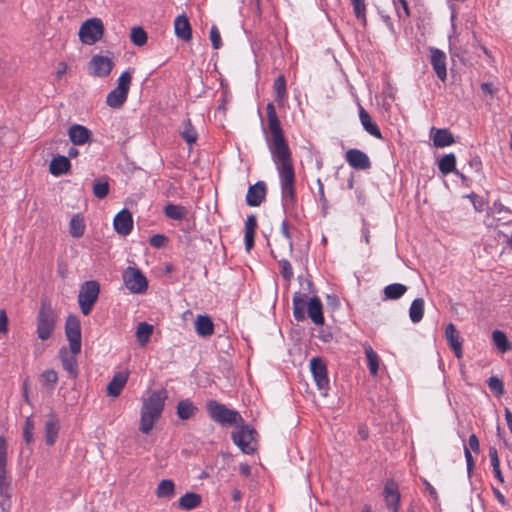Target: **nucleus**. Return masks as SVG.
<instances>
[{
	"label": "nucleus",
	"mask_w": 512,
	"mask_h": 512,
	"mask_svg": "<svg viewBox=\"0 0 512 512\" xmlns=\"http://www.w3.org/2000/svg\"><path fill=\"white\" fill-rule=\"evenodd\" d=\"M383 496L386 507L392 512H399L401 496L398 485L393 480H389L385 483Z\"/></svg>",
	"instance_id": "4468645a"
},
{
	"label": "nucleus",
	"mask_w": 512,
	"mask_h": 512,
	"mask_svg": "<svg viewBox=\"0 0 512 512\" xmlns=\"http://www.w3.org/2000/svg\"><path fill=\"white\" fill-rule=\"evenodd\" d=\"M200 503L201 496L192 492L186 493L178 501L179 507L184 510H192L198 507Z\"/></svg>",
	"instance_id": "e433bc0d"
},
{
	"label": "nucleus",
	"mask_w": 512,
	"mask_h": 512,
	"mask_svg": "<svg viewBox=\"0 0 512 512\" xmlns=\"http://www.w3.org/2000/svg\"><path fill=\"white\" fill-rule=\"evenodd\" d=\"M431 134H433L432 138L435 147L443 148L454 143V137L452 133L447 129L432 128Z\"/></svg>",
	"instance_id": "393cba45"
},
{
	"label": "nucleus",
	"mask_w": 512,
	"mask_h": 512,
	"mask_svg": "<svg viewBox=\"0 0 512 512\" xmlns=\"http://www.w3.org/2000/svg\"><path fill=\"white\" fill-rule=\"evenodd\" d=\"M407 291V287L400 283H393L384 288V295L387 299L396 300L402 297Z\"/></svg>",
	"instance_id": "a19ab883"
},
{
	"label": "nucleus",
	"mask_w": 512,
	"mask_h": 512,
	"mask_svg": "<svg viewBox=\"0 0 512 512\" xmlns=\"http://www.w3.org/2000/svg\"><path fill=\"white\" fill-rule=\"evenodd\" d=\"M85 227L84 218L81 214H75L69 222V233L74 238H80L84 235Z\"/></svg>",
	"instance_id": "473e14b6"
},
{
	"label": "nucleus",
	"mask_w": 512,
	"mask_h": 512,
	"mask_svg": "<svg viewBox=\"0 0 512 512\" xmlns=\"http://www.w3.org/2000/svg\"><path fill=\"white\" fill-rule=\"evenodd\" d=\"M70 161L65 156L54 157L49 165V171L54 176H60L70 169Z\"/></svg>",
	"instance_id": "7c9ffc66"
},
{
	"label": "nucleus",
	"mask_w": 512,
	"mask_h": 512,
	"mask_svg": "<svg viewBox=\"0 0 512 512\" xmlns=\"http://www.w3.org/2000/svg\"><path fill=\"white\" fill-rule=\"evenodd\" d=\"M469 447L475 451L479 452L480 446H479V440L475 434H471L468 439Z\"/></svg>",
	"instance_id": "13d9d810"
},
{
	"label": "nucleus",
	"mask_w": 512,
	"mask_h": 512,
	"mask_svg": "<svg viewBox=\"0 0 512 512\" xmlns=\"http://www.w3.org/2000/svg\"><path fill=\"white\" fill-rule=\"evenodd\" d=\"M40 381L43 385H55L58 381L57 372L53 369L45 370L40 376Z\"/></svg>",
	"instance_id": "8fccbe9b"
},
{
	"label": "nucleus",
	"mask_w": 512,
	"mask_h": 512,
	"mask_svg": "<svg viewBox=\"0 0 512 512\" xmlns=\"http://www.w3.org/2000/svg\"><path fill=\"white\" fill-rule=\"evenodd\" d=\"M481 89L490 95H493L495 92V89L493 88L492 84H490V83H482Z\"/></svg>",
	"instance_id": "0e129e2a"
},
{
	"label": "nucleus",
	"mask_w": 512,
	"mask_h": 512,
	"mask_svg": "<svg viewBox=\"0 0 512 512\" xmlns=\"http://www.w3.org/2000/svg\"><path fill=\"white\" fill-rule=\"evenodd\" d=\"M268 128L271 133L269 150L274 162L278 165L282 198L285 202H293L295 198V173L291 152L284 138L275 107L272 103L266 106Z\"/></svg>",
	"instance_id": "f257e3e1"
},
{
	"label": "nucleus",
	"mask_w": 512,
	"mask_h": 512,
	"mask_svg": "<svg viewBox=\"0 0 512 512\" xmlns=\"http://www.w3.org/2000/svg\"><path fill=\"white\" fill-rule=\"evenodd\" d=\"M431 64L437 77L445 81L447 77L445 53L436 48L431 49Z\"/></svg>",
	"instance_id": "aec40b11"
},
{
	"label": "nucleus",
	"mask_w": 512,
	"mask_h": 512,
	"mask_svg": "<svg viewBox=\"0 0 512 512\" xmlns=\"http://www.w3.org/2000/svg\"><path fill=\"white\" fill-rule=\"evenodd\" d=\"M174 31L178 38L189 41L192 38V30L186 15H178L174 21Z\"/></svg>",
	"instance_id": "4be33fe9"
},
{
	"label": "nucleus",
	"mask_w": 512,
	"mask_h": 512,
	"mask_svg": "<svg viewBox=\"0 0 512 512\" xmlns=\"http://www.w3.org/2000/svg\"><path fill=\"white\" fill-rule=\"evenodd\" d=\"M281 233L284 237V245L288 248L289 251L292 250V242H291V236L288 229V224L286 221H283L281 224Z\"/></svg>",
	"instance_id": "5fc2aeb1"
},
{
	"label": "nucleus",
	"mask_w": 512,
	"mask_h": 512,
	"mask_svg": "<svg viewBox=\"0 0 512 512\" xmlns=\"http://www.w3.org/2000/svg\"><path fill=\"white\" fill-rule=\"evenodd\" d=\"M505 418L510 432L512 433V412L505 408Z\"/></svg>",
	"instance_id": "e2e57ef3"
},
{
	"label": "nucleus",
	"mask_w": 512,
	"mask_h": 512,
	"mask_svg": "<svg viewBox=\"0 0 512 512\" xmlns=\"http://www.w3.org/2000/svg\"><path fill=\"white\" fill-rule=\"evenodd\" d=\"M195 330L201 337L211 336L214 332V325L210 317L198 315L195 320Z\"/></svg>",
	"instance_id": "cd10ccee"
},
{
	"label": "nucleus",
	"mask_w": 512,
	"mask_h": 512,
	"mask_svg": "<svg viewBox=\"0 0 512 512\" xmlns=\"http://www.w3.org/2000/svg\"><path fill=\"white\" fill-rule=\"evenodd\" d=\"M231 437L234 444L237 445L243 453L252 454L256 451V431L248 425L241 423L236 426Z\"/></svg>",
	"instance_id": "423d86ee"
},
{
	"label": "nucleus",
	"mask_w": 512,
	"mask_h": 512,
	"mask_svg": "<svg viewBox=\"0 0 512 512\" xmlns=\"http://www.w3.org/2000/svg\"><path fill=\"white\" fill-rule=\"evenodd\" d=\"M56 326V315L49 304L42 303L37 315L36 332L41 340L49 339Z\"/></svg>",
	"instance_id": "20e7f679"
},
{
	"label": "nucleus",
	"mask_w": 512,
	"mask_h": 512,
	"mask_svg": "<svg viewBox=\"0 0 512 512\" xmlns=\"http://www.w3.org/2000/svg\"><path fill=\"white\" fill-rule=\"evenodd\" d=\"M153 333V326L147 322H141L136 329V338L141 346H145Z\"/></svg>",
	"instance_id": "4c0bfd02"
},
{
	"label": "nucleus",
	"mask_w": 512,
	"mask_h": 512,
	"mask_svg": "<svg viewBox=\"0 0 512 512\" xmlns=\"http://www.w3.org/2000/svg\"><path fill=\"white\" fill-rule=\"evenodd\" d=\"M445 337L448 341L449 346L454 351L457 358L462 357V343L460 341V335L455 325L450 323L446 326Z\"/></svg>",
	"instance_id": "412c9836"
},
{
	"label": "nucleus",
	"mask_w": 512,
	"mask_h": 512,
	"mask_svg": "<svg viewBox=\"0 0 512 512\" xmlns=\"http://www.w3.org/2000/svg\"><path fill=\"white\" fill-rule=\"evenodd\" d=\"M210 39L214 49H219L222 46L220 33L216 26H212L210 29Z\"/></svg>",
	"instance_id": "603ef678"
},
{
	"label": "nucleus",
	"mask_w": 512,
	"mask_h": 512,
	"mask_svg": "<svg viewBox=\"0 0 512 512\" xmlns=\"http://www.w3.org/2000/svg\"><path fill=\"white\" fill-rule=\"evenodd\" d=\"M307 312L314 324L323 325L324 317L322 303L318 297H313L308 301Z\"/></svg>",
	"instance_id": "b1692460"
},
{
	"label": "nucleus",
	"mask_w": 512,
	"mask_h": 512,
	"mask_svg": "<svg viewBox=\"0 0 512 512\" xmlns=\"http://www.w3.org/2000/svg\"><path fill=\"white\" fill-rule=\"evenodd\" d=\"M65 334L70 352L77 355L81 351V326L77 316L69 315L65 323Z\"/></svg>",
	"instance_id": "9b49d317"
},
{
	"label": "nucleus",
	"mask_w": 512,
	"mask_h": 512,
	"mask_svg": "<svg viewBox=\"0 0 512 512\" xmlns=\"http://www.w3.org/2000/svg\"><path fill=\"white\" fill-rule=\"evenodd\" d=\"M67 64L65 62H60L57 67L56 76L57 78H61L67 72Z\"/></svg>",
	"instance_id": "bf43d9fd"
},
{
	"label": "nucleus",
	"mask_w": 512,
	"mask_h": 512,
	"mask_svg": "<svg viewBox=\"0 0 512 512\" xmlns=\"http://www.w3.org/2000/svg\"><path fill=\"white\" fill-rule=\"evenodd\" d=\"M489 388L495 392L497 395H502L504 393V385L501 379L496 376H492L488 380Z\"/></svg>",
	"instance_id": "3c124183"
},
{
	"label": "nucleus",
	"mask_w": 512,
	"mask_h": 512,
	"mask_svg": "<svg viewBox=\"0 0 512 512\" xmlns=\"http://www.w3.org/2000/svg\"><path fill=\"white\" fill-rule=\"evenodd\" d=\"M130 38L136 46H143L147 42V33L141 27H133Z\"/></svg>",
	"instance_id": "49530a36"
},
{
	"label": "nucleus",
	"mask_w": 512,
	"mask_h": 512,
	"mask_svg": "<svg viewBox=\"0 0 512 512\" xmlns=\"http://www.w3.org/2000/svg\"><path fill=\"white\" fill-rule=\"evenodd\" d=\"M8 332V317L5 310H0V333L6 334Z\"/></svg>",
	"instance_id": "4d7b16f0"
},
{
	"label": "nucleus",
	"mask_w": 512,
	"mask_h": 512,
	"mask_svg": "<svg viewBox=\"0 0 512 512\" xmlns=\"http://www.w3.org/2000/svg\"><path fill=\"white\" fill-rule=\"evenodd\" d=\"M44 430L46 444L49 446L54 445L58 438L60 424L58 417L53 412L46 416Z\"/></svg>",
	"instance_id": "2eb2a0df"
},
{
	"label": "nucleus",
	"mask_w": 512,
	"mask_h": 512,
	"mask_svg": "<svg viewBox=\"0 0 512 512\" xmlns=\"http://www.w3.org/2000/svg\"><path fill=\"white\" fill-rule=\"evenodd\" d=\"M131 81L130 71H125L119 76L117 87L110 91L106 97V104L109 107L118 109L123 106L128 97Z\"/></svg>",
	"instance_id": "39448f33"
},
{
	"label": "nucleus",
	"mask_w": 512,
	"mask_h": 512,
	"mask_svg": "<svg viewBox=\"0 0 512 512\" xmlns=\"http://www.w3.org/2000/svg\"><path fill=\"white\" fill-rule=\"evenodd\" d=\"M114 67L113 61L106 56L95 55L89 62V72L96 77H107Z\"/></svg>",
	"instance_id": "ddd939ff"
},
{
	"label": "nucleus",
	"mask_w": 512,
	"mask_h": 512,
	"mask_svg": "<svg viewBox=\"0 0 512 512\" xmlns=\"http://www.w3.org/2000/svg\"><path fill=\"white\" fill-rule=\"evenodd\" d=\"M164 214L173 220H183L187 217L188 210L182 205L168 204L164 208Z\"/></svg>",
	"instance_id": "c9c22d12"
},
{
	"label": "nucleus",
	"mask_w": 512,
	"mask_h": 512,
	"mask_svg": "<svg viewBox=\"0 0 512 512\" xmlns=\"http://www.w3.org/2000/svg\"><path fill=\"white\" fill-rule=\"evenodd\" d=\"M100 286L98 282L91 280L84 282L79 290L78 303L81 312L88 315L98 299Z\"/></svg>",
	"instance_id": "0eeeda50"
},
{
	"label": "nucleus",
	"mask_w": 512,
	"mask_h": 512,
	"mask_svg": "<svg viewBox=\"0 0 512 512\" xmlns=\"http://www.w3.org/2000/svg\"><path fill=\"white\" fill-rule=\"evenodd\" d=\"M128 378V370L116 372L112 380L107 385V394L112 397H118L126 385Z\"/></svg>",
	"instance_id": "6ab92c4d"
},
{
	"label": "nucleus",
	"mask_w": 512,
	"mask_h": 512,
	"mask_svg": "<svg viewBox=\"0 0 512 512\" xmlns=\"http://www.w3.org/2000/svg\"><path fill=\"white\" fill-rule=\"evenodd\" d=\"M34 429L35 424L32 417H27L23 427V436L27 444H30L34 440Z\"/></svg>",
	"instance_id": "de8ad7c7"
},
{
	"label": "nucleus",
	"mask_w": 512,
	"mask_h": 512,
	"mask_svg": "<svg viewBox=\"0 0 512 512\" xmlns=\"http://www.w3.org/2000/svg\"><path fill=\"white\" fill-rule=\"evenodd\" d=\"M353 11L357 19H359L363 25H366V4L365 0H351Z\"/></svg>",
	"instance_id": "a18cd8bd"
},
{
	"label": "nucleus",
	"mask_w": 512,
	"mask_h": 512,
	"mask_svg": "<svg viewBox=\"0 0 512 512\" xmlns=\"http://www.w3.org/2000/svg\"><path fill=\"white\" fill-rule=\"evenodd\" d=\"M346 161L357 170H366L370 168L371 162L366 153L358 149H350L346 153Z\"/></svg>",
	"instance_id": "dca6fc26"
},
{
	"label": "nucleus",
	"mask_w": 512,
	"mask_h": 512,
	"mask_svg": "<svg viewBox=\"0 0 512 512\" xmlns=\"http://www.w3.org/2000/svg\"><path fill=\"white\" fill-rule=\"evenodd\" d=\"M257 227V219L255 215H249L245 221V248L249 252L254 246V236Z\"/></svg>",
	"instance_id": "c85d7f7f"
},
{
	"label": "nucleus",
	"mask_w": 512,
	"mask_h": 512,
	"mask_svg": "<svg viewBox=\"0 0 512 512\" xmlns=\"http://www.w3.org/2000/svg\"><path fill=\"white\" fill-rule=\"evenodd\" d=\"M464 454H465V458H466V462H467V467H468V469H470L473 466V458H472L469 448H467V447L464 448Z\"/></svg>",
	"instance_id": "680f3d73"
},
{
	"label": "nucleus",
	"mask_w": 512,
	"mask_h": 512,
	"mask_svg": "<svg viewBox=\"0 0 512 512\" xmlns=\"http://www.w3.org/2000/svg\"><path fill=\"white\" fill-rule=\"evenodd\" d=\"M365 356L370 373L375 376L377 375L379 368V357L377 353L372 349L370 345L364 347Z\"/></svg>",
	"instance_id": "ea45409f"
},
{
	"label": "nucleus",
	"mask_w": 512,
	"mask_h": 512,
	"mask_svg": "<svg viewBox=\"0 0 512 512\" xmlns=\"http://www.w3.org/2000/svg\"><path fill=\"white\" fill-rule=\"evenodd\" d=\"M104 33V25L99 18H90L82 23L78 35L83 44L93 45L98 42Z\"/></svg>",
	"instance_id": "6e6552de"
},
{
	"label": "nucleus",
	"mask_w": 512,
	"mask_h": 512,
	"mask_svg": "<svg viewBox=\"0 0 512 512\" xmlns=\"http://www.w3.org/2000/svg\"><path fill=\"white\" fill-rule=\"evenodd\" d=\"M206 407L209 416L222 425L238 426L243 423V418L238 411L229 409L215 400L208 401Z\"/></svg>",
	"instance_id": "7ed1b4c3"
},
{
	"label": "nucleus",
	"mask_w": 512,
	"mask_h": 512,
	"mask_svg": "<svg viewBox=\"0 0 512 512\" xmlns=\"http://www.w3.org/2000/svg\"><path fill=\"white\" fill-rule=\"evenodd\" d=\"M6 501L0 502V512H9L10 511V502L9 499L5 498Z\"/></svg>",
	"instance_id": "338daca9"
},
{
	"label": "nucleus",
	"mask_w": 512,
	"mask_h": 512,
	"mask_svg": "<svg viewBox=\"0 0 512 512\" xmlns=\"http://www.w3.org/2000/svg\"><path fill=\"white\" fill-rule=\"evenodd\" d=\"M456 157L453 153L443 156L438 164L439 170L442 174L447 175L455 171Z\"/></svg>",
	"instance_id": "79ce46f5"
},
{
	"label": "nucleus",
	"mask_w": 512,
	"mask_h": 512,
	"mask_svg": "<svg viewBox=\"0 0 512 512\" xmlns=\"http://www.w3.org/2000/svg\"><path fill=\"white\" fill-rule=\"evenodd\" d=\"M273 88L276 94V100L280 103L283 102L286 97V81L283 75L275 79Z\"/></svg>",
	"instance_id": "c03bdc74"
},
{
	"label": "nucleus",
	"mask_w": 512,
	"mask_h": 512,
	"mask_svg": "<svg viewBox=\"0 0 512 512\" xmlns=\"http://www.w3.org/2000/svg\"><path fill=\"white\" fill-rule=\"evenodd\" d=\"M423 483L426 487V490L429 492V494L436 500L438 498V495H437L435 488L427 480H423Z\"/></svg>",
	"instance_id": "052dcab7"
},
{
	"label": "nucleus",
	"mask_w": 512,
	"mask_h": 512,
	"mask_svg": "<svg viewBox=\"0 0 512 512\" xmlns=\"http://www.w3.org/2000/svg\"><path fill=\"white\" fill-rule=\"evenodd\" d=\"M358 434L363 440L367 439L369 435L367 427L360 426L358 429Z\"/></svg>",
	"instance_id": "774afa93"
},
{
	"label": "nucleus",
	"mask_w": 512,
	"mask_h": 512,
	"mask_svg": "<svg viewBox=\"0 0 512 512\" xmlns=\"http://www.w3.org/2000/svg\"><path fill=\"white\" fill-rule=\"evenodd\" d=\"M197 407L189 399L181 400L177 405V415L182 420H187L194 416Z\"/></svg>",
	"instance_id": "72a5a7b5"
},
{
	"label": "nucleus",
	"mask_w": 512,
	"mask_h": 512,
	"mask_svg": "<svg viewBox=\"0 0 512 512\" xmlns=\"http://www.w3.org/2000/svg\"><path fill=\"white\" fill-rule=\"evenodd\" d=\"M114 229L120 235H128L133 228V218L127 209L121 210L114 218Z\"/></svg>",
	"instance_id": "f3484780"
},
{
	"label": "nucleus",
	"mask_w": 512,
	"mask_h": 512,
	"mask_svg": "<svg viewBox=\"0 0 512 512\" xmlns=\"http://www.w3.org/2000/svg\"><path fill=\"white\" fill-rule=\"evenodd\" d=\"M239 471L244 476H249L251 473V468L247 464H241L239 467Z\"/></svg>",
	"instance_id": "69168bd1"
},
{
	"label": "nucleus",
	"mask_w": 512,
	"mask_h": 512,
	"mask_svg": "<svg viewBox=\"0 0 512 512\" xmlns=\"http://www.w3.org/2000/svg\"><path fill=\"white\" fill-rule=\"evenodd\" d=\"M266 197V185L263 181L249 187L246 195L247 205L251 207L259 206Z\"/></svg>",
	"instance_id": "a211bd4d"
},
{
	"label": "nucleus",
	"mask_w": 512,
	"mask_h": 512,
	"mask_svg": "<svg viewBox=\"0 0 512 512\" xmlns=\"http://www.w3.org/2000/svg\"><path fill=\"white\" fill-rule=\"evenodd\" d=\"M8 444L4 436L0 435V496L11 498V480L8 476Z\"/></svg>",
	"instance_id": "1a4fd4ad"
},
{
	"label": "nucleus",
	"mask_w": 512,
	"mask_h": 512,
	"mask_svg": "<svg viewBox=\"0 0 512 512\" xmlns=\"http://www.w3.org/2000/svg\"><path fill=\"white\" fill-rule=\"evenodd\" d=\"M425 302L422 298H416L410 305L409 317L413 323H419L424 315Z\"/></svg>",
	"instance_id": "f704fd0d"
},
{
	"label": "nucleus",
	"mask_w": 512,
	"mask_h": 512,
	"mask_svg": "<svg viewBox=\"0 0 512 512\" xmlns=\"http://www.w3.org/2000/svg\"><path fill=\"white\" fill-rule=\"evenodd\" d=\"M359 119L367 133L378 139H382L380 129L378 128L376 123L372 121V118L369 115V113L361 105L359 106Z\"/></svg>",
	"instance_id": "5701e85b"
},
{
	"label": "nucleus",
	"mask_w": 512,
	"mask_h": 512,
	"mask_svg": "<svg viewBox=\"0 0 512 512\" xmlns=\"http://www.w3.org/2000/svg\"><path fill=\"white\" fill-rule=\"evenodd\" d=\"M155 495L159 499H172L175 496V483L171 479L161 480L156 487Z\"/></svg>",
	"instance_id": "c756f323"
},
{
	"label": "nucleus",
	"mask_w": 512,
	"mask_h": 512,
	"mask_svg": "<svg viewBox=\"0 0 512 512\" xmlns=\"http://www.w3.org/2000/svg\"><path fill=\"white\" fill-rule=\"evenodd\" d=\"M167 241L168 238L163 234H155L149 240L151 246H153L154 248L163 247L167 243Z\"/></svg>",
	"instance_id": "864d4df0"
},
{
	"label": "nucleus",
	"mask_w": 512,
	"mask_h": 512,
	"mask_svg": "<svg viewBox=\"0 0 512 512\" xmlns=\"http://www.w3.org/2000/svg\"><path fill=\"white\" fill-rule=\"evenodd\" d=\"M180 134L189 145L194 144L198 138V134L189 119L183 122V127Z\"/></svg>",
	"instance_id": "37998d69"
},
{
	"label": "nucleus",
	"mask_w": 512,
	"mask_h": 512,
	"mask_svg": "<svg viewBox=\"0 0 512 512\" xmlns=\"http://www.w3.org/2000/svg\"><path fill=\"white\" fill-rule=\"evenodd\" d=\"M93 193L99 198L103 199L109 193V184L107 181H96L93 185Z\"/></svg>",
	"instance_id": "09e8293b"
},
{
	"label": "nucleus",
	"mask_w": 512,
	"mask_h": 512,
	"mask_svg": "<svg viewBox=\"0 0 512 512\" xmlns=\"http://www.w3.org/2000/svg\"><path fill=\"white\" fill-rule=\"evenodd\" d=\"M69 138L75 145H83L85 144L89 137H90V131L79 124H74L69 128Z\"/></svg>",
	"instance_id": "bb28decb"
},
{
	"label": "nucleus",
	"mask_w": 512,
	"mask_h": 512,
	"mask_svg": "<svg viewBox=\"0 0 512 512\" xmlns=\"http://www.w3.org/2000/svg\"><path fill=\"white\" fill-rule=\"evenodd\" d=\"M59 356L62 362L63 368L69 373L70 376L76 377L78 374L76 355L73 353L69 354L68 350L63 347L59 351Z\"/></svg>",
	"instance_id": "a878e982"
},
{
	"label": "nucleus",
	"mask_w": 512,
	"mask_h": 512,
	"mask_svg": "<svg viewBox=\"0 0 512 512\" xmlns=\"http://www.w3.org/2000/svg\"><path fill=\"white\" fill-rule=\"evenodd\" d=\"M281 275L284 279L290 280L293 276V271L290 263L287 260H280Z\"/></svg>",
	"instance_id": "6e6d98bb"
},
{
	"label": "nucleus",
	"mask_w": 512,
	"mask_h": 512,
	"mask_svg": "<svg viewBox=\"0 0 512 512\" xmlns=\"http://www.w3.org/2000/svg\"><path fill=\"white\" fill-rule=\"evenodd\" d=\"M167 391L164 389L153 391L143 400L140 411L139 430L144 434H149L154 424L160 419L164 409Z\"/></svg>",
	"instance_id": "f03ea898"
},
{
	"label": "nucleus",
	"mask_w": 512,
	"mask_h": 512,
	"mask_svg": "<svg viewBox=\"0 0 512 512\" xmlns=\"http://www.w3.org/2000/svg\"><path fill=\"white\" fill-rule=\"evenodd\" d=\"M306 305L308 306L307 296L302 293H295L293 297V315L296 320H304V308Z\"/></svg>",
	"instance_id": "2f4dec72"
},
{
	"label": "nucleus",
	"mask_w": 512,
	"mask_h": 512,
	"mask_svg": "<svg viewBox=\"0 0 512 512\" xmlns=\"http://www.w3.org/2000/svg\"><path fill=\"white\" fill-rule=\"evenodd\" d=\"M492 340L494 345L502 353H505L512 349V344L508 340L506 334L500 330H495L492 332Z\"/></svg>",
	"instance_id": "58836bf2"
},
{
	"label": "nucleus",
	"mask_w": 512,
	"mask_h": 512,
	"mask_svg": "<svg viewBox=\"0 0 512 512\" xmlns=\"http://www.w3.org/2000/svg\"><path fill=\"white\" fill-rule=\"evenodd\" d=\"M125 287L133 294L147 291L148 281L145 275L136 267H127L122 275Z\"/></svg>",
	"instance_id": "9d476101"
},
{
	"label": "nucleus",
	"mask_w": 512,
	"mask_h": 512,
	"mask_svg": "<svg viewBox=\"0 0 512 512\" xmlns=\"http://www.w3.org/2000/svg\"><path fill=\"white\" fill-rule=\"evenodd\" d=\"M310 370L316 386L322 391V395L326 396L329 386L326 364L321 358H312L310 360Z\"/></svg>",
	"instance_id": "f8f14e48"
}]
</instances>
